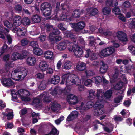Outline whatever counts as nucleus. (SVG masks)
<instances>
[{
	"mask_svg": "<svg viewBox=\"0 0 135 135\" xmlns=\"http://www.w3.org/2000/svg\"><path fill=\"white\" fill-rule=\"evenodd\" d=\"M62 79L60 84H63L65 83L66 85V89H68V86H71L74 84L78 85L81 83L80 79L77 76L68 73L63 74Z\"/></svg>",
	"mask_w": 135,
	"mask_h": 135,
	"instance_id": "nucleus-1",
	"label": "nucleus"
},
{
	"mask_svg": "<svg viewBox=\"0 0 135 135\" xmlns=\"http://www.w3.org/2000/svg\"><path fill=\"white\" fill-rule=\"evenodd\" d=\"M89 94L88 97L89 99L93 100L95 98L96 105H98V103H104L106 102L104 98V91L101 89H97L96 91V94L95 95V91L94 90L91 89L88 91Z\"/></svg>",
	"mask_w": 135,
	"mask_h": 135,
	"instance_id": "nucleus-2",
	"label": "nucleus"
},
{
	"mask_svg": "<svg viewBox=\"0 0 135 135\" xmlns=\"http://www.w3.org/2000/svg\"><path fill=\"white\" fill-rule=\"evenodd\" d=\"M68 49L70 52H74L75 55L77 57H81L83 53L82 49L76 45H73L72 43L68 45Z\"/></svg>",
	"mask_w": 135,
	"mask_h": 135,
	"instance_id": "nucleus-3",
	"label": "nucleus"
},
{
	"mask_svg": "<svg viewBox=\"0 0 135 135\" xmlns=\"http://www.w3.org/2000/svg\"><path fill=\"white\" fill-rule=\"evenodd\" d=\"M18 96L22 100L25 101H28L30 100V98L29 97L30 93L27 90L21 89L17 91Z\"/></svg>",
	"mask_w": 135,
	"mask_h": 135,
	"instance_id": "nucleus-4",
	"label": "nucleus"
},
{
	"mask_svg": "<svg viewBox=\"0 0 135 135\" xmlns=\"http://www.w3.org/2000/svg\"><path fill=\"white\" fill-rule=\"evenodd\" d=\"M115 50L114 47H109L102 50L100 52V54L104 57H108L114 53Z\"/></svg>",
	"mask_w": 135,
	"mask_h": 135,
	"instance_id": "nucleus-5",
	"label": "nucleus"
},
{
	"mask_svg": "<svg viewBox=\"0 0 135 135\" xmlns=\"http://www.w3.org/2000/svg\"><path fill=\"white\" fill-rule=\"evenodd\" d=\"M69 24L72 28H74L76 31H79L82 30L85 25V23L83 21L79 22L76 23H70Z\"/></svg>",
	"mask_w": 135,
	"mask_h": 135,
	"instance_id": "nucleus-6",
	"label": "nucleus"
},
{
	"mask_svg": "<svg viewBox=\"0 0 135 135\" xmlns=\"http://www.w3.org/2000/svg\"><path fill=\"white\" fill-rule=\"evenodd\" d=\"M98 105H96V103L95 104V107L94 114L95 116H99L104 113V111L103 110L104 103H98Z\"/></svg>",
	"mask_w": 135,
	"mask_h": 135,
	"instance_id": "nucleus-7",
	"label": "nucleus"
},
{
	"mask_svg": "<svg viewBox=\"0 0 135 135\" xmlns=\"http://www.w3.org/2000/svg\"><path fill=\"white\" fill-rule=\"evenodd\" d=\"M60 33V31L57 28H54L52 30V33L50 34L49 36V39L52 45L54 44L55 35H59Z\"/></svg>",
	"mask_w": 135,
	"mask_h": 135,
	"instance_id": "nucleus-8",
	"label": "nucleus"
},
{
	"mask_svg": "<svg viewBox=\"0 0 135 135\" xmlns=\"http://www.w3.org/2000/svg\"><path fill=\"white\" fill-rule=\"evenodd\" d=\"M67 100L69 104L72 105H75L79 102L78 97L71 94H70L68 95Z\"/></svg>",
	"mask_w": 135,
	"mask_h": 135,
	"instance_id": "nucleus-9",
	"label": "nucleus"
},
{
	"mask_svg": "<svg viewBox=\"0 0 135 135\" xmlns=\"http://www.w3.org/2000/svg\"><path fill=\"white\" fill-rule=\"evenodd\" d=\"M70 42L67 40H65L64 41L60 42L58 45L57 48L58 50L60 51H62L64 50L68 45L71 44Z\"/></svg>",
	"mask_w": 135,
	"mask_h": 135,
	"instance_id": "nucleus-10",
	"label": "nucleus"
},
{
	"mask_svg": "<svg viewBox=\"0 0 135 135\" xmlns=\"http://www.w3.org/2000/svg\"><path fill=\"white\" fill-rule=\"evenodd\" d=\"M94 104V103L92 101H89L87 102L86 105L84 106V103L82 102L80 105L79 107H77L76 109L77 110H86L88 109L91 108Z\"/></svg>",
	"mask_w": 135,
	"mask_h": 135,
	"instance_id": "nucleus-11",
	"label": "nucleus"
},
{
	"mask_svg": "<svg viewBox=\"0 0 135 135\" xmlns=\"http://www.w3.org/2000/svg\"><path fill=\"white\" fill-rule=\"evenodd\" d=\"M1 80L2 84L4 86L8 87L14 85V83L10 79L2 78V79H1Z\"/></svg>",
	"mask_w": 135,
	"mask_h": 135,
	"instance_id": "nucleus-12",
	"label": "nucleus"
},
{
	"mask_svg": "<svg viewBox=\"0 0 135 135\" xmlns=\"http://www.w3.org/2000/svg\"><path fill=\"white\" fill-rule=\"evenodd\" d=\"M13 26L18 27L22 24V20L21 17L18 15H16L13 18Z\"/></svg>",
	"mask_w": 135,
	"mask_h": 135,
	"instance_id": "nucleus-13",
	"label": "nucleus"
},
{
	"mask_svg": "<svg viewBox=\"0 0 135 135\" xmlns=\"http://www.w3.org/2000/svg\"><path fill=\"white\" fill-rule=\"evenodd\" d=\"M63 33L65 37L69 38L71 40H73V42H70L73 44V45L74 43H73L76 42V37L73 34H72L71 32L69 31H64L63 32Z\"/></svg>",
	"mask_w": 135,
	"mask_h": 135,
	"instance_id": "nucleus-14",
	"label": "nucleus"
},
{
	"mask_svg": "<svg viewBox=\"0 0 135 135\" xmlns=\"http://www.w3.org/2000/svg\"><path fill=\"white\" fill-rule=\"evenodd\" d=\"M116 35L119 40L125 42L128 40L126 35L122 31L118 32L117 33Z\"/></svg>",
	"mask_w": 135,
	"mask_h": 135,
	"instance_id": "nucleus-15",
	"label": "nucleus"
},
{
	"mask_svg": "<svg viewBox=\"0 0 135 135\" xmlns=\"http://www.w3.org/2000/svg\"><path fill=\"white\" fill-rule=\"evenodd\" d=\"M2 114L4 115L3 118V119H4L5 116H6L7 117V119L8 120L12 119L13 116L12 110L10 109H6L5 112H2Z\"/></svg>",
	"mask_w": 135,
	"mask_h": 135,
	"instance_id": "nucleus-16",
	"label": "nucleus"
},
{
	"mask_svg": "<svg viewBox=\"0 0 135 135\" xmlns=\"http://www.w3.org/2000/svg\"><path fill=\"white\" fill-rule=\"evenodd\" d=\"M26 30L24 28H21L16 29L15 30H13L12 31L16 33L17 36H24L26 33Z\"/></svg>",
	"mask_w": 135,
	"mask_h": 135,
	"instance_id": "nucleus-17",
	"label": "nucleus"
},
{
	"mask_svg": "<svg viewBox=\"0 0 135 135\" xmlns=\"http://www.w3.org/2000/svg\"><path fill=\"white\" fill-rule=\"evenodd\" d=\"M39 67L41 71L44 72L48 69V65L46 61L42 60L40 62Z\"/></svg>",
	"mask_w": 135,
	"mask_h": 135,
	"instance_id": "nucleus-18",
	"label": "nucleus"
},
{
	"mask_svg": "<svg viewBox=\"0 0 135 135\" xmlns=\"http://www.w3.org/2000/svg\"><path fill=\"white\" fill-rule=\"evenodd\" d=\"M60 79L59 76L56 75H54L52 76L50 79L48 80V81L51 84H56L59 82Z\"/></svg>",
	"mask_w": 135,
	"mask_h": 135,
	"instance_id": "nucleus-19",
	"label": "nucleus"
},
{
	"mask_svg": "<svg viewBox=\"0 0 135 135\" xmlns=\"http://www.w3.org/2000/svg\"><path fill=\"white\" fill-rule=\"evenodd\" d=\"M44 56L46 59L50 60H52L54 58L53 53L50 51H46L44 54Z\"/></svg>",
	"mask_w": 135,
	"mask_h": 135,
	"instance_id": "nucleus-20",
	"label": "nucleus"
},
{
	"mask_svg": "<svg viewBox=\"0 0 135 135\" xmlns=\"http://www.w3.org/2000/svg\"><path fill=\"white\" fill-rule=\"evenodd\" d=\"M36 62V59L34 57H29L27 58L26 60V64L30 66L34 65Z\"/></svg>",
	"mask_w": 135,
	"mask_h": 135,
	"instance_id": "nucleus-21",
	"label": "nucleus"
},
{
	"mask_svg": "<svg viewBox=\"0 0 135 135\" xmlns=\"http://www.w3.org/2000/svg\"><path fill=\"white\" fill-rule=\"evenodd\" d=\"M87 14L94 16L98 13V9L96 8H88L86 9Z\"/></svg>",
	"mask_w": 135,
	"mask_h": 135,
	"instance_id": "nucleus-22",
	"label": "nucleus"
},
{
	"mask_svg": "<svg viewBox=\"0 0 135 135\" xmlns=\"http://www.w3.org/2000/svg\"><path fill=\"white\" fill-rule=\"evenodd\" d=\"M86 68V64L83 62H80L78 63L76 66L77 70L79 71H82Z\"/></svg>",
	"mask_w": 135,
	"mask_h": 135,
	"instance_id": "nucleus-23",
	"label": "nucleus"
},
{
	"mask_svg": "<svg viewBox=\"0 0 135 135\" xmlns=\"http://www.w3.org/2000/svg\"><path fill=\"white\" fill-rule=\"evenodd\" d=\"M40 97L43 98L44 101L45 102H50L51 101V98L49 96L47 92H44L40 95Z\"/></svg>",
	"mask_w": 135,
	"mask_h": 135,
	"instance_id": "nucleus-24",
	"label": "nucleus"
},
{
	"mask_svg": "<svg viewBox=\"0 0 135 135\" xmlns=\"http://www.w3.org/2000/svg\"><path fill=\"white\" fill-rule=\"evenodd\" d=\"M51 108L52 110L55 111L60 108V105L56 101H54L51 103Z\"/></svg>",
	"mask_w": 135,
	"mask_h": 135,
	"instance_id": "nucleus-25",
	"label": "nucleus"
},
{
	"mask_svg": "<svg viewBox=\"0 0 135 135\" xmlns=\"http://www.w3.org/2000/svg\"><path fill=\"white\" fill-rule=\"evenodd\" d=\"M101 63L102 64V65L100 68V72L102 74L105 73L107 71L108 66L106 64L104 63L103 61H101Z\"/></svg>",
	"mask_w": 135,
	"mask_h": 135,
	"instance_id": "nucleus-26",
	"label": "nucleus"
},
{
	"mask_svg": "<svg viewBox=\"0 0 135 135\" xmlns=\"http://www.w3.org/2000/svg\"><path fill=\"white\" fill-rule=\"evenodd\" d=\"M113 91L111 89L107 90L104 93V98L105 100V99H109L110 98L112 95Z\"/></svg>",
	"mask_w": 135,
	"mask_h": 135,
	"instance_id": "nucleus-27",
	"label": "nucleus"
},
{
	"mask_svg": "<svg viewBox=\"0 0 135 135\" xmlns=\"http://www.w3.org/2000/svg\"><path fill=\"white\" fill-rule=\"evenodd\" d=\"M102 78L100 76H97L92 78L93 82H95L97 85H99L102 81Z\"/></svg>",
	"mask_w": 135,
	"mask_h": 135,
	"instance_id": "nucleus-28",
	"label": "nucleus"
},
{
	"mask_svg": "<svg viewBox=\"0 0 135 135\" xmlns=\"http://www.w3.org/2000/svg\"><path fill=\"white\" fill-rule=\"evenodd\" d=\"M124 68L126 71L129 73L135 72V67L133 65H132L131 66L128 65L126 66Z\"/></svg>",
	"mask_w": 135,
	"mask_h": 135,
	"instance_id": "nucleus-29",
	"label": "nucleus"
},
{
	"mask_svg": "<svg viewBox=\"0 0 135 135\" xmlns=\"http://www.w3.org/2000/svg\"><path fill=\"white\" fill-rule=\"evenodd\" d=\"M20 54L17 52H13L11 56V59L14 61L18 59L21 60V58Z\"/></svg>",
	"mask_w": 135,
	"mask_h": 135,
	"instance_id": "nucleus-30",
	"label": "nucleus"
},
{
	"mask_svg": "<svg viewBox=\"0 0 135 135\" xmlns=\"http://www.w3.org/2000/svg\"><path fill=\"white\" fill-rule=\"evenodd\" d=\"M67 17L66 14L65 12H63L60 15V17L59 18V20H65L66 22H69L71 21L70 19H67L66 18Z\"/></svg>",
	"mask_w": 135,
	"mask_h": 135,
	"instance_id": "nucleus-31",
	"label": "nucleus"
},
{
	"mask_svg": "<svg viewBox=\"0 0 135 135\" xmlns=\"http://www.w3.org/2000/svg\"><path fill=\"white\" fill-rule=\"evenodd\" d=\"M50 4L48 2H44L42 4L41 6L40 9L42 11L47 9L48 8L51 7Z\"/></svg>",
	"mask_w": 135,
	"mask_h": 135,
	"instance_id": "nucleus-32",
	"label": "nucleus"
},
{
	"mask_svg": "<svg viewBox=\"0 0 135 135\" xmlns=\"http://www.w3.org/2000/svg\"><path fill=\"white\" fill-rule=\"evenodd\" d=\"M33 52L35 54L38 56L41 55L43 53L42 50L38 47L34 49Z\"/></svg>",
	"mask_w": 135,
	"mask_h": 135,
	"instance_id": "nucleus-33",
	"label": "nucleus"
},
{
	"mask_svg": "<svg viewBox=\"0 0 135 135\" xmlns=\"http://www.w3.org/2000/svg\"><path fill=\"white\" fill-rule=\"evenodd\" d=\"M31 20L33 22L39 23L41 21L40 17L37 15H33L31 18Z\"/></svg>",
	"mask_w": 135,
	"mask_h": 135,
	"instance_id": "nucleus-34",
	"label": "nucleus"
},
{
	"mask_svg": "<svg viewBox=\"0 0 135 135\" xmlns=\"http://www.w3.org/2000/svg\"><path fill=\"white\" fill-rule=\"evenodd\" d=\"M123 87V83L121 81L117 83L113 87L115 90H119L121 89Z\"/></svg>",
	"mask_w": 135,
	"mask_h": 135,
	"instance_id": "nucleus-35",
	"label": "nucleus"
},
{
	"mask_svg": "<svg viewBox=\"0 0 135 135\" xmlns=\"http://www.w3.org/2000/svg\"><path fill=\"white\" fill-rule=\"evenodd\" d=\"M9 48L7 45H4L1 49H0V56L4 53L8 51Z\"/></svg>",
	"mask_w": 135,
	"mask_h": 135,
	"instance_id": "nucleus-36",
	"label": "nucleus"
},
{
	"mask_svg": "<svg viewBox=\"0 0 135 135\" xmlns=\"http://www.w3.org/2000/svg\"><path fill=\"white\" fill-rule=\"evenodd\" d=\"M73 65L72 62L69 61H67L65 63L63 68L65 69H70Z\"/></svg>",
	"mask_w": 135,
	"mask_h": 135,
	"instance_id": "nucleus-37",
	"label": "nucleus"
},
{
	"mask_svg": "<svg viewBox=\"0 0 135 135\" xmlns=\"http://www.w3.org/2000/svg\"><path fill=\"white\" fill-rule=\"evenodd\" d=\"M8 70L6 68H0V73L1 76V79H2V78H4L5 77V72L8 71Z\"/></svg>",
	"mask_w": 135,
	"mask_h": 135,
	"instance_id": "nucleus-38",
	"label": "nucleus"
},
{
	"mask_svg": "<svg viewBox=\"0 0 135 135\" xmlns=\"http://www.w3.org/2000/svg\"><path fill=\"white\" fill-rule=\"evenodd\" d=\"M109 125L108 127L104 126L103 127L104 131L108 133L111 132L113 129V125L110 123H109Z\"/></svg>",
	"mask_w": 135,
	"mask_h": 135,
	"instance_id": "nucleus-39",
	"label": "nucleus"
},
{
	"mask_svg": "<svg viewBox=\"0 0 135 135\" xmlns=\"http://www.w3.org/2000/svg\"><path fill=\"white\" fill-rule=\"evenodd\" d=\"M51 7L48 8L47 9L41 11L43 13V15L45 16H50L51 13Z\"/></svg>",
	"mask_w": 135,
	"mask_h": 135,
	"instance_id": "nucleus-40",
	"label": "nucleus"
},
{
	"mask_svg": "<svg viewBox=\"0 0 135 135\" xmlns=\"http://www.w3.org/2000/svg\"><path fill=\"white\" fill-rule=\"evenodd\" d=\"M22 9V7L19 4L15 5L14 7L13 10L16 12L19 13L21 12Z\"/></svg>",
	"mask_w": 135,
	"mask_h": 135,
	"instance_id": "nucleus-41",
	"label": "nucleus"
},
{
	"mask_svg": "<svg viewBox=\"0 0 135 135\" xmlns=\"http://www.w3.org/2000/svg\"><path fill=\"white\" fill-rule=\"evenodd\" d=\"M20 68L21 67H18L17 69H15L14 71H12L11 74V78L12 79H13L15 78H17V76L18 75H17V73H18V69Z\"/></svg>",
	"mask_w": 135,
	"mask_h": 135,
	"instance_id": "nucleus-42",
	"label": "nucleus"
},
{
	"mask_svg": "<svg viewBox=\"0 0 135 135\" xmlns=\"http://www.w3.org/2000/svg\"><path fill=\"white\" fill-rule=\"evenodd\" d=\"M88 38L90 40L89 41V45L92 47H94L96 44V43L95 42L96 40L94 39L93 36H90Z\"/></svg>",
	"mask_w": 135,
	"mask_h": 135,
	"instance_id": "nucleus-43",
	"label": "nucleus"
},
{
	"mask_svg": "<svg viewBox=\"0 0 135 135\" xmlns=\"http://www.w3.org/2000/svg\"><path fill=\"white\" fill-rule=\"evenodd\" d=\"M111 11V9L109 7H106L103 8L102 9V12L105 15L109 14Z\"/></svg>",
	"mask_w": 135,
	"mask_h": 135,
	"instance_id": "nucleus-44",
	"label": "nucleus"
},
{
	"mask_svg": "<svg viewBox=\"0 0 135 135\" xmlns=\"http://www.w3.org/2000/svg\"><path fill=\"white\" fill-rule=\"evenodd\" d=\"M59 89L58 87H56L52 90H50L49 91L50 94L53 95H56L57 93L60 92Z\"/></svg>",
	"mask_w": 135,
	"mask_h": 135,
	"instance_id": "nucleus-45",
	"label": "nucleus"
},
{
	"mask_svg": "<svg viewBox=\"0 0 135 135\" xmlns=\"http://www.w3.org/2000/svg\"><path fill=\"white\" fill-rule=\"evenodd\" d=\"M30 41L26 38H24L21 40V45L22 46H27L30 43Z\"/></svg>",
	"mask_w": 135,
	"mask_h": 135,
	"instance_id": "nucleus-46",
	"label": "nucleus"
},
{
	"mask_svg": "<svg viewBox=\"0 0 135 135\" xmlns=\"http://www.w3.org/2000/svg\"><path fill=\"white\" fill-rule=\"evenodd\" d=\"M18 70V74H21L23 75L25 74V76L27 75V71L26 69L21 67V68H19Z\"/></svg>",
	"mask_w": 135,
	"mask_h": 135,
	"instance_id": "nucleus-47",
	"label": "nucleus"
},
{
	"mask_svg": "<svg viewBox=\"0 0 135 135\" xmlns=\"http://www.w3.org/2000/svg\"><path fill=\"white\" fill-rule=\"evenodd\" d=\"M59 132L56 128H52L50 133L45 135H58Z\"/></svg>",
	"mask_w": 135,
	"mask_h": 135,
	"instance_id": "nucleus-48",
	"label": "nucleus"
},
{
	"mask_svg": "<svg viewBox=\"0 0 135 135\" xmlns=\"http://www.w3.org/2000/svg\"><path fill=\"white\" fill-rule=\"evenodd\" d=\"M121 114L124 117H127L130 114V113L128 110H126L125 109H123L122 110L121 112Z\"/></svg>",
	"mask_w": 135,
	"mask_h": 135,
	"instance_id": "nucleus-49",
	"label": "nucleus"
},
{
	"mask_svg": "<svg viewBox=\"0 0 135 135\" xmlns=\"http://www.w3.org/2000/svg\"><path fill=\"white\" fill-rule=\"evenodd\" d=\"M80 15V12L78 9L75 10L73 13V16L75 18H78Z\"/></svg>",
	"mask_w": 135,
	"mask_h": 135,
	"instance_id": "nucleus-50",
	"label": "nucleus"
},
{
	"mask_svg": "<svg viewBox=\"0 0 135 135\" xmlns=\"http://www.w3.org/2000/svg\"><path fill=\"white\" fill-rule=\"evenodd\" d=\"M4 23L5 26L9 28H11L13 26V23L11 22H10L7 20L4 21Z\"/></svg>",
	"mask_w": 135,
	"mask_h": 135,
	"instance_id": "nucleus-51",
	"label": "nucleus"
},
{
	"mask_svg": "<svg viewBox=\"0 0 135 135\" xmlns=\"http://www.w3.org/2000/svg\"><path fill=\"white\" fill-rule=\"evenodd\" d=\"M26 76L25 74L24 75L21 74H19L17 76V78H15L13 79V80L16 81H21Z\"/></svg>",
	"mask_w": 135,
	"mask_h": 135,
	"instance_id": "nucleus-52",
	"label": "nucleus"
},
{
	"mask_svg": "<svg viewBox=\"0 0 135 135\" xmlns=\"http://www.w3.org/2000/svg\"><path fill=\"white\" fill-rule=\"evenodd\" d=\"M26 76L25 74L24 75L21 74H19L17 76V78H15L13 79V80L16 81H21Z\"/></svg>",
	"mask_w": 135,
	"mask_h": 135,
	"instance_id": "nucleus-53",
	"label": "nucleus"
},
{
	"mask_svg": "<svg viewBox=\"0 0 135 135\" xmlns=\"http://www.w3.org/2000/svg\"><path fill=\"white\" fill-rule=\"evenodd\" d=\"M26 76L25 74L24 75L21 74H19L17 76V78H15L13 79V80L16 81H21Z\"/></svg>",
	"mask_w": 135,
	"mask_h": 135,
	"instance_id": "nucleus-54",
	"label": "nucleus"
},
{
	"mask_svg": "<svg viewBox=\"0 0 135 135\" xmlns=\"http://www.w3.org/2000/svg\"><path fill=\"white\" fill-rule=\"evenodd\" d=\"M22 22L24 25H27L30 24V21L28 17H25L23 19Z\"/></svg>",
	"mask_w": 135,
	"mask_h": 135,
	"instance_id": "nucleus-55",
	"label": "nucleus"
},
{
	"mask_svg": "<svg viewBox=\"0 0 135 135\" xmlns=\"http://www.w3.org/2000/svg\"><path fill=\"white\" fill-rule=\"evenodd\" d=\"M46 86V82L44 81L41 82L38 86V89L40 90H43L45 89Z\"/></svg>",
	"mask_w": 135,
	"mask_h": 135,
	"instance_id": "nucleus-56",
	"label": "nucleus"
},
{
	"mask_svg": "<svg viewBox=\"0 0 135 135\" xmlns=\"http://www.w3.org/2000/svg\"><path fill=\"white\" fill-rule=\"evenodd\" d=\"M85 73L86 76L88 78L93 76L94 74L93 71L91 70H87L85 71Z\"/></svg>",
	"mask_w": 135,
	"mask_h": 135,
	"instance_id": "nucleus-57",
	"label": "nucleus"
},
{
	"mask_svg": "<svg viewBox=\"0 0 135 135\" xmlns=\"http://www.w3.org/2000/svg\"><path fill=\"white\" fill-rule=\"evenodd\" d=\"M43 26H44V27H46L47 30V31H49L50 30V29L53 28V26L51 25H50L49 24H44L42 25L41 26V29H42L44 30V28H43Z\"/></svg>",
	"mask_w": 135,
	"mask_h": 135,
	"instance_id": "nucleus-58",
	"label": "nucleus"
},
{
	"mask_svg": "<svg viewBox=\"0 0 135 135\" xmlns=\"http://www.w3.org/2000/svg\"><path fill=\"white\" fill-rule=\"evenodd\" d=\"M123 98V96L122 95L118 96L116 97L114 99L115 103H118L122 101Z\"/></svg>",
	"mask_w": 135,
	"mask_h": 135,
	"instance_id": "nucleus-59",
	"label": "nucleus"
},
{
	"mask_svg": "<svg viewBox=\"0 0 135 135\" xmlns=\"http://www.w3.org/2000/svg\"><path fill=\"white\" fill-rule=\"evenodd\" d=\"M28 54V52L25 50H22L21 53L20 54L21 58V60L26 57Z\"/></svg>",
	"mask_w": 135,
	"mask_h": 135,
	"instance_id": "nucleus-60",
	"label": "nucleus"
},
{
	"mask_svg": "<svg viewBox=\"0 0 135 135\" xmlns=\"http://www.w3.org/2000/svg\"><path fill=\"white\" fill-rule=\"evenodd\" d=\"M130 20H132V21L128 25L129 28H135V18L131 19Z\"/></svg>",
	"mask_w": 135,
	"mask_h": 135,
	"instance_id": "nucleus-61",
	"label": "nucleus"
},
{
	"mask_svg": "<svg viewBox=\"0 0 135 135\" xmlns=\"http://www.w3.org/2000/svg\"><path fill=\"white\" fill-rule=\"evenodd\" d=\"M30 45L34 49L39 47L37 42L32 41L30 42Z\"/></svg>",
	"mask_w": 135,
	"mask_h": 135,
	"instance_id": "nucleus-62",
	"label": "nucleus"
},
{
	"mask_svg": "<svg viewBox=\"0 0 135 135\" xmlns=\"http://www.w3.org/2000/svg\"><path fill=\"white\" fill-rule=\"evenodd\" d=\"M8 32H5V33H4V34L6 36V37L8 41V44H10L12 43V39L11 36L9 34L7 33Z\"/></svg>",
	"mask_w": 135,
	"mask_h": 135,
	"instance_id": "nucleus-63",
	"label": "nucleus"
},
{
	"mask_svg": "<svg viewBox=\"0 0 135 135\" xmlns=\"http://www.w3.org/2000/svg\"><path fill=\"white\" fill-rule=\"evenodd\" d=\"M130 52L132 55H135V47L132 46H129Z\"/></svg>",
	"mask_w": 135,
	"mask_h": 135,
	"instance_id": "nucleus-64",
	"label": "nucleus"
}]
</instances>
